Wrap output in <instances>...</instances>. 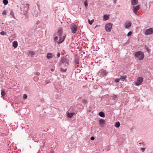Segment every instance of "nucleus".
I'll list each match as a JSON object with an SVG mask.
<instances>
[{
	"mask_svg": "<svg viewBox=\"0 0 153 153\" xmlns=\"http://www.w3.org/2000/svg\"><path fill=\"white\" fill-rule=\"evenodd\" d=\"M87 101L86 100H82V103L84 104H85L87 103Z\"/></svg>",
	"mask_w": 153,
	"mask_h": 153,
	"instance_id": "34",
	"label": "nucleus"
},
{
	"mask_svg": "<svg viewBox=\"0 0 153 153\" xmlns=\"http://www.w3.org/2000/svg\"><path fill=\"white\" fill-rule=\"evenodd\" d=\"M112 24L111 23L106 24L105 25V30L107 32H110L112 27Z\"/></svg>",
	"mask_w": 153,
	"mask_h": 153,
	"instance_id": "3",
	"label": "nucleus"
},
{
	"mask_svg": "<svg viewBox=\"0 0 153 153\" xmlns=\"http://www.w3.org/2000/svg\"><path fill=\"white\" fill-rule=\"evenodd\" d=\"M64 67H62L60 68V70L62 72H65L67 71V68Z\"/></svg>",
	"mask_w": 153,
	"mask_h": 153,
	"instance_id": "23",
	"label": "nucleus"
},
{
	"mask_svg": "<svg viewBox=\"0 0 153 153\" xmlns=\"http://www.w3.org/2000/svg\"><path fill=\"white\" fill-rule=\"evenodd\" d=\"M99 123L101 126H103V125L105 124V121L103 119H100L99 120Z\"/></svg>",
	"mask_w": 153,
	"mask_h": 153,
	"instance_id": "12",
	"label": "nucleus"
},
{
	"mask_svg": "<svg viewBox=\"0 0 153 153\" xmlns=\"http://www.w3.org/2000/svg\"><path fill=\"white\" fill-rule=\"evenodd\" d=\"M58 39V37L57 36H55L54 38V41L55 42H57L58 43V41L57 40Z\"/></svg>",
	"mask_w": 153,
	"mask_h": 153,
	"instance_id": "31",
	"label": "nucleus"
},
{
	"mask_svg": "<svg viewBox=\"0 0 153 153\" xmlns=\"http://www.w3.org/2000/svg\"><path fill=\"white\" fill-rule=\"evenodd\" d=\"M0 34L2 35V36H4L6 34V33L4 31H1L0 32Z\"/></svg>",
	"mask_w": 153,
	"mask_h": 153,
	"instance_id": "30",
	"label": "nucleus"
},
{
	"mask_svg": "<svg viewBox=\"0 0 153 153\" xmlns=\"http://www.w3.org/2000/svg\"><path fill=\"white\" fill-rule=\"evenodd\" d=\"M111 97L113 98L114 100H115L117 97V96L114 94L111 95Z\"/></svg>",
	"mask_w": 153,
	"mask_h": 153,
	"instance_id": "26",
	"label": "nucleus"
},
{
	"mask_svg": "<svg viewBox=\"0 0 153 153\" xmlns=\"http://www.w3.org/2000/svg\"><path fill=\"white\" fill-rule=\"evenodd\" d=\"M95 138L93 136H92L91 137V140H93Z\"/></svg>",
	"mask_w": 153,
	"mask_h": 153,
	"instance_id": "40",
	"label": "nucleus"
},
{
	"mask_svg": "<svg viewBox=\"0 0 153 153\" xmlns=\"http://www.w3.org/2000/svg\"><path fill=\"white\" fill-rule=\"evenodd\" d=\"M141 144V143H139V144Z\"/></svg>",
	"mask_w": 153,
	"mask_h": 153,
	"instance_id": "50",
	"label": "nucleus"
},
{
	"mask_svg": "<svg viewBox=\"0 0 153 153\" xmlns=\"http://www.w3.org/2000/svg\"><path fill=\"white\" fill-rule=\"evenodd\" d=\"M51 71H53V69H51Z\"/></svg>",
	"mask_w": 153,
	"mask_h": 153,
	"instance_id": "49",
	"label": "nucleus"
},
{
	"mask_svg": "<svg viewBox=\"0 0 153 153\" xmlns=\"http://www.w3.org/2000/svg\"><path fill=\"white\" fill-rule=\"evenodd\" d=\"M77 27L76 25H74L71 26V32L73 33H75L76 31L77 30Z\"/></svg>",
	"mask_w": 153,
	"mask_h": 153,
	"instance_id": "5",
	"label": "nucleus"
},
{
	"mask_svg": "<svg viewBox=\"0 0 153 153\" xmlns=\"http://www.w3.org/2000/svg\"><path fill=\"white\" fill-rule=\"evenodd\" d=\"M131 25V22L130 21L126 22L124 24L125 27L126 28H129Z\"/></svg>",
	"mask_w": 153,
	"mask_h": 153,
	"instance_id": "8",
	"label": "nucleus"
},
{
	"mask_svg": "<svg viewBox=\"0 0 153 153\" xmlns=\"http://www.w3.org/2000/svg\"><path fill=\"white\" fill-rule=\"evenodd\" d=\"M33 16L35 17H36L37 16H38V15L37 14H33Z\"/></svg>",
	"mask_w": 153,
	"mask_h": 153,
	"instance_id": "44",
	"label": "nucleus"
},
{
	"mask_svg": "<svg viewBox=\"0 0 153 153\" xmlns=\"http://www.w3.org/2000/svg\"><path fill=\"white\" fill-rule=\"evenodd\" d=\"M140 149L143 152L145 151V149L144 148H141Z\"/></svg>",
	"mask_w": 153,
	"mask_h": 153,
	"instance_id": "39",
	"label": "nucleus"
},
{
	"mask_svg": "<svg viewBox=\"0 0 153 153\" xmlns=\"http://www.w3.org/2000/svg\"><path fill=\"white\" fill-rule=\"evenodd\" d=\"M74 62L75 65H79V61L78 58H75Z\"/></svg>",
	"mask_w": 153,
	"mask_h": 153,
	"instance_id": "18",
	"label": "nucleus"
},
{
	"mask_svg": "<svg viewBox=\"0 0 153 153\" xmlns=\"http://www.w3.org/2000/svg\"><path fill=\"white\" fill-rule=\"evenodd\" d=\"M29 4H25V10L27 11L28 10L29 8Z\"/></svg>",
	"mask_w": 153,
	"mask_h": 153,
	"instance_id": "19",
	"label": "nucleus"
},
{
	"mask_svg": "<svg viewBox=\"0 0 153 153\" xmlns=\"http://www.w3.org/2000/svg\"><path fill=\"white\" fill-rule=\"evenodd\" d=\"M153 33V29L152 28L146 29L145 32V34L147 35L152 34Z\"/></svg>",
	"mask_w": 153,
	"mask_h": 153,
	"instance_id": "4",
	"label": "nucleus"
},
{
	"mask_svg": "<svg viewBox=\"0 0 153 153\" xmlns=\"http://www.w3.org/2000/svg\"><path fill=\"white\" fill-rule=\"evenodd\" d=\"M133 10L134 13L136 15H137V13L138 10L140 9V7L139 5H137L135 6H133Z\"/></svg>",
	"mask_w": 153,
	"mask_h": 153,
	"instance_id": "6",
	"label": "nucleus"
},
{
	"mask_svg": "<svg viewBox=\"0 0 153 153\" xmlns=\"http://www.w3.org/2000/svg\"><path fill=\"white\" fill-rule=\"evenodd\" d=\"M39 24V23L38 22H36V23L34 25V29H36L40 27L39 25H38Z\"/></svg>",
	"mask_w": 153,
	"mask_h": 153,
	"instance_id": "22",
	"label": "nucleus"
},
{
	"mask_svg": "<svg viewBox=\"0 0 153 153\" xmlns=\"http://www.w3.org/2000/svg\"><path fill=\"white\" fill-rule=\"evenodd\" d=\"M62 29H59L57 32V35L59 37H61L62 36Z\"/></svg>",
	"mask_w": 153,
	"mask_h": 153,
	"instance_id": "11",
	"label": "nucleus"
},
{
	"mask_svg": "<svg viewBox=\"0 0 153 153\" xmlns=\"http://www.w3.org/2000/svg\"><path fill=\"white\" fill-rule=\"evenodd\" d=\"M13 18L15 19H16V18L14 16H14H13Z\"/></svg>",
	"mask_w": 153,
	"mask_h": 153,
	"instance_id": "47",
	"label": "nucleus"
},
{
	"mask_svg": "<svg viewBox=\"0 0 153 153\" xmlns=\"http://www.w3.org/2000/svg\"><path fill=\"white\" fill-rule=\"evenodd\" d=\"M74 114L75 113L74 112L70 113L69 112H68L67 113V116L69 118H71L74 115Z\"/></svg>",
	"mask_w": 153,
	"mask_h": 153,
	"instance_id": "14",
	"label": "nucleus"
},
{
	"mask_svg": "<svg viewBox=\"0 0 153 153\" xmlns=\"http://www.w3.org/2000/svg\"><path fill=\"white\" fill-rule=\"evenodd\" d=\"M70 58L68 55L62 57L60 61V65L62 67H67L69 63Z\"/></svg>",
	"mask_w": 153,
	"mask_h": 153,
	"instance_id": "1",
	"label": "nucleus"
},
{
	"mask_svg": "<svg viewBox=\"0 0 153 153\" xmlns=\"http://www.w3.org/2000/svg\"><path fill=\"white\" fill-rule=\"evenodd\" d=\"M109 18V16L106 14L104 15L103 16V19L105 20H106L108 19Z\"/></svg>",
	"mask_w": 153,
	"mask_h": 153,
	"instance_id": "20",
	"label": "nucleus"
},
{
	"mask_svg": "<svg viewBox=\"0 0 153 153\" xmlns=\"http://www.w3.org/2000/svg\"><path fill=\"white\" fill-rule=\"evenodd\" d=\"M6 11H5V10H4V11H3L2 13V14L3 15H7V14H6Z\"/></svg>",
	"mask_w": 153,
	"mask_h": 153,
	"instance_id": "37",
	"label": "nucleus"
},
{
	"mask_svg": "<svg viewBox=\"0 0 153 153\" xmlns=\"http://www.w3.org/2000/svg\"><path fill=\"white\" fill-rule=\"evenodd\" d=\"M3 2L4 4L5 5H7L8 2L7 0H3Z\"/></svg>",
	"mask_w": 153,
	"mask_h": 153,
	"instance_id": "28",
	"label": "nucleus"
},
{
	"mask_svg": "<svg viewBox=\"0 0 153 153\" xmlns=\"http://www.w3.org/2000/svg\"><path fill=\"white\" fill-rule=\"evenodd\" d=\"M53 53H48L47 56V58L48 59H50L52 57Z\"/></svg>",
	"mask_w": 153,
	"mask_h": 153,
	"instance_id": "16",
	"label": "nucleus"
},
{
	"mask_svg": "<svg viewBox=\"0 0 153 153\" xmlns=\"http://www.w3.org/2000/svg\"><path fill=\"white\" fill-rule=\"evenodd\" d=\"M76 67H79V65H75Z\"/></svg>",
	"mask_w": 153,
	"mask_h": 153,
	"instance_id": "45",
	"label": "nucleus"
},
{
	"mask_svg": "<svg viewBox=\"0 0 153 153\" xmlns=\"http://www.w3.org/2000/svg\"><path fill=\"white\" fill-rule=\"evenodd\" d=\"M46 84H48L49 83V82L48 81H46Z\"/></svg>",
	"mask_w": 153,
	"mask_h": 153,
	"instance_id": "46",
	"label": "nucleus"
},
{
	"mask_svg": "<svg viewBox=\"0 0 153 153\" xmlns=\"http://www.w3.org/2000/svg\"><path fill=\"white\" fill-rule=\"evenodd\" d=\"M135 56L140 60H142L144 57L143 53L142 51H137L135 53Z\"/></svg>",
	"mask_w": 153,
	"mask_h": 153,
	"instance_id": "2",
	"label": "nucleus"
},
{
	"mask_svg": "<svg viewBox=\"0 0 153 153\" xmlns=\"http://www.w3.org/2000/svg\"><path fill=\"white\" fill-rule=\"evenodd\" d=\"M132 33L131 32V31L129 32L127 34V36H130L132 34Z\"/></svg>",
	"mask_w": 153,
	"mask_h": 153,
	"instance_id": "36",
	"label": "nucleus"
},
{
	"mask_svg": "<svg viewBox=\"0 0 153 153\" xmlns=\"http://www.w3.org/2000/svg\"><path fill=\"white\" fill-rule=\"evenodd\" d=\"M84 4L85 6L86 7V8H87V6L88 5L87 1H85L84 2Z\"/></svg>",
	"mask_w": 153,
	"mask_h": 153,
	"instance_id": "33",
	"label": "nucleus"
},
{
	"mask_svg": "<svg viewBox=\"0 0 153 153\" xmlns=\"http://www.w3.org/2000/svg\"><path fill=\"white\" fill-rule=\"evenodd\" d=\"M143 81V78L141 77H138L137 80V81L135 82V85H140Z\"/></svg>",
	"mask_w": 153,
	"mask_h": 153,
	"instance_id": "7",
	"label": "nucleus"
},
{
	"mask_svg": "<svg viewBox=\"0 0 153 153\" xmlns=\"http://www.w3.org/2000/svg\"><path fill=\"white\" fill-rule=\"evenodd\" d=\"M1 95L3 96L4 97L5 96L6 94V93L5 92V91L4 90H2L1 91Z\"/></svg>",
	"mask_w": 153,
	"mask_h": 153,
	"instance_id": "27",
	"label": "nucleus"
},
{
	"mask_svg": "<svg viewBox=\"0 0 153 153\" xmlns=\"http://www.w3.org/2000/svg\"><path fill=\"white\" fill-rule=\"evenodd\" d=\"M51 153H54V152L53 151H51Z\"/></svg>",
	"mask_w": 153,
	"mask_h": 153,
	"instance_id": "48",
	"label": "nucleus"
},
{
	"mask_svg": "<svg viewBox=\"0 0 153 153\" xmlns=\"http://www.w3.org/2000/svg\"><path fill=\"white\" fill-rule=\"evenodd\" d=\"M27 98V95L26 94H24L23 95V98L24 100L26 99Z\"/></svg>",
	"mask_w": 153,
	"mask_h": 153,
	"instance_id": "32",
	"label": "nucleus"
},
{
	"mask_svg": "<svg viewBox=\"0 0 153 153\" xmlns=\"http://www.w3.org/2000/svg\"><path fill=\"white\" fill-rule=\"evenodd\" d=\"M120 80V79L117 78V79H115V82H119Z\"/></svg>",
	"mask_w": 153,
	"mask_h": 153,
	"instance_id": "35",
	"label": "nucleus"
},
{
	"mask_svg": "<svg viewBox=\"0 0 153 153\" xmlns=\"http://www.w3.org/2000/svg\"><path fill=\"white\" fill-rule=\"evenodd\" d=\"M13 45L14 48H16L18 46V43L17 41H15L13 42Z\"/></svg>",
	"mask_w": 153,
	"mask_h": 153,
	"instance_id": "17",
	"label": "nucleus"
},
{
	"mask_svg": "<svg viewBox=\"0 0 153 153\" xmlns=\"http://www.w3.org/2000/svg\"><path fill=\"white\" fill-rule=\"evenodd\" d=\"M116 1H117V0H113V3L114 4L116 3Z\"/></svg>",
	"mask_w": 153,
	"mask_h": 153,
	"instance_id": "43",
	"label": "nucleus"
},
{
	"mask_svg": "<svg viewBox=\"0 0 153 153\" xmlns=\"http://www.w3.org/2000/svg\"><path fill=\"white\" fill-rule=\"evenodd\" d=\"M60 55H61L60 53L59 52L57 54V56L58 57H59L60 56Z\"/></svg>",
	"mask_w": 153,
	"mask_h": 153,
	"instance_id": "41",
	"label": "nucleus"
},
{
	"mask_svg": "<svg viewBox=\"0 0 153 153\" xmlns=\"http://www.w3.org/2000/svg\"><path fill=\"white\" fill-rule=\"evenodd\" d=\"M100 73H101V74L102 76H106L108 73V72L105 70H101L100 72Z\"/></svg>",
	"mask_w": 153,
	"mask_h": 153,
	"instance_id": "10",
	"label": "nucleus"
},
{
	"mask_svg": "<svg viewBox=\"0 0 153 153\" xmlns=\"http://www.w3.org/2000/svg\"><path fill=\"white\" fill-rule=\"evenodd\" d=\"M28 54L29 56H33L35 55V53L34 52L32 51H29Z\"/></svg>",
	"mask_w": 153,
	"mask_h": 153,
	"instance_id": "15",
	"label": "nucleus"
},
{
	"mask_svg": "<svg viewBox=\"0 0 153 153\" xmlns=\"http://www.w3.org/2000/svg\"><path fill=\"white\" fill-rule=\"evenodd\" d=\"M94 19H92L91 21H90V19H88V23L90 25H92L94 21Z\"/></svg>",
	"mask_w": 153,
	"mask_h": 153,
	"instance_id": "29",
	"label": "nucleus"
},
{
	"mask_svg": "<svg viewBox=\"0 0 153 153\" xmlns=\"http://www.w3.org/2000/svg\"><path fill=\"white\" fill-rule=\"evenodd\" d=\"M34 73L37 75H39L40 74V73L38 72H36L35 73Z\"/></svg>",
	"mask_w": 153,
	"mask_h": 153,
	"instance_id": "42",
	"label": "nucleus"
},
{
	"mask_svg": "<svg viewBox=\"0 0 153 153\" xmlns=\"http://www.w3.org/2000/svg\"><path fill=\"white\" fill-rule=\"evenodd\" d=\"M66 36V35H65L59 37V40L58 42V44H59L62 43L64 41V40Z\"/></svg>",
	"mask_w": 153,
	"mask_h": 153,
	"instance_id": "9",
	"label": "nucleus"
},
{
	"mask_svg": "<svg viewBox=\"0 0 153 153\" xmlns=\"http://www.w3.org/2000/svg\"><path fill=\"white\" fill-rule=\"evenodd\" d=\"M120 123L119 122H116L115 124V126L117 127H119L120 126Z\"/></svg>",
	"mask_w": 153,
	"mask_h": 153,
	"instance_id": "25",
	"label": "nucleus"
},
{
	"mask_svg": "<svg viewBox=\"0 0 153 153\" xmlns=\"http://www.w3.org/2000/svg\"><path fill=\"white\" fill-rule=\"evenodd\" d=\"M132 4L134 6L138 4V0H131Z\"/></svg>",
	"mask_w": 153,
	"mask_h": 153,
	"instance_id": "13",
	"label": "nucleus"
},
{
	"mask_svg": "<svg viewBox=\"0 0 153 153\" xmlns=\"http://www.w3.org/2000/svg\"><path fill=\"white\" fill-rule=\"evenodd\" d=\"M99 115L102 117H105V114L103 112L101 111L99 113Z\"/></svg>",
	"mask_w": 153,
	"mask_h": 153,
	"instance_id": "24",
	"label": "nucleus"
},
{
	"mask_svg": "<svg viewBox=\"0 0 153 153\" xmlns=\"http://www.w3.org/2000/svg\"><path fill=\"white\" fill-rule=\"evenodd\" d=\"M126 78V76H123L120 77V80L122 81H124Z\"/></svg>",
	"mask_w": 153,
	"mask_h": 153,
	"instance_id": "21",
	"label": "nucleus"
},
{
	"mask_svg": "<svg viewBox=\"0 0 153 153\" xmlns=\"http://www.w3.org/2000/svg\"><path fill=\"white\" fill-rule=\"evenodd\" d=\"M10 14L12 16H14V13H13V11H12L10 12Z\"/></svg>",
	"mask_w": 153,
	"mask_h": 153,
	"instance_id": "38",
	"label": "nucleus"
}]
</instances>
